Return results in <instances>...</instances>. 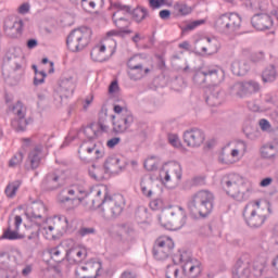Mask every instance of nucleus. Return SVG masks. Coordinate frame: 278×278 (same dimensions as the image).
Instances as JSON below:
<instances>
[{
    "label": "nucleus",
    "mask_w": 278,
    "mask_h": 278,
    "mask_svg": "<svg viewBox=\"0 0 278 278\" xmlns=\"http://www.w3.org/2000/svg\"><path fill=\"white\" fill-rule=\"evenodd\" d=\"M90 55L93 62H103V55L99 53V48H92Z\"/></svg>",
    "instance_id": "obj_59"
},
{
    "label": "nucleus",
    "mask_w": 278,
    "mask_h": 278,
    "mask_svg": "<svg viewBox=\"0 0 278 278\" xmlns=\"http://www.w3.org/2000/svg\"><path fill=\"white\" fill-rule=\"evenodd\" d=\"M232 94H236V97H247V92L244 90V83H236L231 87Z\"/></svg>",
    "instance_id": "obj_47"
},
{
    "label": "nucleus",
    "mask_w": 278,
    "mask_h": 278,
    "mask_svg": "<svg viewBox=\"0 0 278 278\" xmlns=\"http://www.w3.org/2000/svg\"><path fill=\"white\" fill-rule=\"evenodd\" d=\"M130 14L136 23H142L149 16V11L144 7H137Z\"/></svg>",
    "instance_id": "obj_38"
},
{
    "label": "nucleus",
    "mask_w": 278,
    "mask_h": 278,
    "mask_svg": "<svg viewBox=\"0 0 278 278\" xmlns=\"http://www.w3.org/2000/svg\"><path fill=\"white\" fill-rule=\"evenodd\" d=\"M222 81H225V71L216 65L202 67L193 75L195 86H202L203 88H207L212 84H222Z\"/></svg>",
    "instance_id": "obj_5"
},
{
    "label": "nucleus",
    "mask_w": 278,
    "mask_h": 278,
    "mask_svg": "<svg viewBox=\"0 0 278 278\" xmlns=\"http://www.w3.org/2000/svg\"><path fill=\"white\" fill-rule=\"evenodd\" d=\"M89 176L94 179L96 181H103V179H105V175H108V172H105V165L99 166L96 164H92L89 167Z\"/></svg>",
    "instance_id": "obj_32"
},
{
    "label": "nucleus",
    "mask_w": 278,
    "mask_h": 278,
    "mask_svg": "<svg viewBox=\"0 0 278 278\" xmlns=\"http://www.w3.org/2000/svg\"><path fill=\"white\" fill-rule=\"evenodd\" d=\"M83 131L89 141H92V140L99 138V130H94L92 124L83 128Z\"/></svg>",
    "instance_id": "obj_45"
},
{
    "label": "nucleus",
    "mask_w": 278,
    "mask_h": 278,
    "mask_svg": "<svg viewBox=\"0 0 278 278\" xmlns=\"http://www.w3.org/2000/svg\"><path fill=\"white\" fill-rule=\"evenodd\" d=\"M61 220V231L62 233H77L79 231V220L78 219H72L68 222V218L66 216H60Z\"/></svg>",
    "instance_id": "obj_26"
},
{
    "label": "nucleus",
    "mask_w": 278,
    "mask_h": 278,
    "mask_svg": "<svg viewBox=\"0 0 278 278\" xmlns=\"http://www.w3.org/2000/svg\"><path fill=\"white\" fill-rule=\"evenodd\" d=\"M249 71H251V65L247 61H233L231 64V72L237 77H244Z\"/></svg>",
    "instance_id": "obj_28"
},
{
    "label": "nucleus",
    "mask_w": 278,
    "mask_h": 278,
    "mask_svg": "<svg viewBox=\"0 0 278 278\" xmlns=\"http://www.w3.org/2000/svg\"><path fill=\"white\" fill-rule=\"evenodd\" d=\"M166 3V0H149V5L152 10H160V7Z\"/></svg>",
    "instance_id": "obj_60"
},
{
    "label": "nucleus",
    "mask_w": 278,
    "mask_h": 278,
    "mask_svg": "<svg viewBox=\"0 0 278 278\" xmlns=\"http://www.w3.org/2000/svg\"><path fill=\"white\" fill-rule=\"evenodd\" d=\"M21 184H22L21 180H14L13 182H10L7 186L4 192L9 199H14V197H16V192L18 188H21Z\"/></svg>",
    "instance_id": "obj_39"
},
{
    "label": "nucleus",
    "mask_w": 278,
    "mask_h": 278,
    "mask_svg": "<svg viewBox=\"0 0 278 278\" xmlns=\"http://www.w3.org/2000/svg\"><path fill=\"white\" fill-rule=\"evenodd\" d=\"M205 25V20H197L186 25V27L182 28V31H192L193 29H197V27Z\"/></svg>",
    "instance_id": "obj_51"
},
{
    "label": "nucleus",
    "mask_w": 278,
    "mask_h": 278,
    "mask_svg": "<svg viewBox=\"0 0 278 278\" xmlns=\"http://www.w3.org/2000/svg\"><path fill=\"white\" fill-rule=\"evenodd\" d=\"M9 110L17 116L16 118L11 121V127L15 131H25L27 129V125H29V122L27 118H25V111H23V103L17 102L13 106H9Z\"/></svg>",
    "instance_id": "obj_12"
},
{
    "label": "nucleus",
    "mask_w": 278,
    "mask_h": 278,
    "mask_svg": "<svg viewBox=\"0 0 278 278\" xmlns=\"http://www.w3.org/2000/svg\"><path fill=\"white\" fill-rule=\"evenodd\" d=\"M23 162V152H17L10 161L9 166L10 168H14L18 166Z\"/></svg>",
    "instance_id": "obj_52"
},
{
    "label": "nucleus",
    "mask_w": 278,
    "mask_h": 278,
    "mask_svg": "<svg viewBox=\"0 0 278 278\" xmlns=\"http://www.w3.org/2000/svg\"><path fill=\"white\" fill-rule=\"evenodd\" d=\"M10 34H23V20H15Z\"/></svg>",
    "instance_id": "obj_55"
},
{
    "label": "nucleus",
    "mask_w": 278,
    "mask_h": 278,
    "mask_svg": "<svg viewBox=\"0 0 278 278\" xmlns=\"http://www.w3.org/2000/svg\"><path fill=\"white\" fill-rule=\"evenodd\" d=\"M117 13H114L112 16V21L117 27V29H121L122 31H131V29H128L129 25H131V22L125 17H116Z\"/></svg>",
    "instance_id": "obj_37"
},
{
    "label": "nucleus",
    "mask_w": 278,
    "mask_h": 278,
    "mask_svg": "<svg viewBox=\"0 0 278 278\" xmlns=\"http://www.w3.org/2000/svg\"><path fill=\"white\" fill-rule=\"evenodd\" d=\"M225 101V91L218 86V84H211L206 88V99L205 102L211 108H216L223 104Z\"/></svg>",
    "instance_id": "obj_15"
},
{
    "label": "nucleus",
    "mask_w": 278,
    "mask_h": 278,
    "mask_svg": "<svg viewBox=\"0 0 278 278\" xmlns=\"http://www.w3.org/2000/svg\"><path fill=\"white\" fill-rule=\"evenodd\" d=\"M175 249V242L170 237H159L153 245L152 253L155 260H168Z\"/></svg>",
    "instance_id": "obj_11"
},
{
    "label": "nucleus",
    "mask_w": 278,
    "mask_h": 278,
    "mask_svg": "<svg viewBox=\"0 0 278 278\" xmlns=\"http://www.w3.org/2000/svg\"><path fill=\"white\" fill-rule=\"evenodd\" d=\"M76 192L77 191H75V189H63L59 194L60 203H68V201H79V203H81L84 201L91 202L92 198L90 197V193H86L85 198L79 197V195H77L76 198H71V197H75ZM68 194H70V197H68Z\"/></svg>",
    "instance_id": "obj_23"
},
{
    "label": "nucleus",
    "mask_w": 278,
    "mask_h": 278,
    "mask_svg": "<svg viewBox=\"0 0 278 278\" xmlns=\"http://www.w3.org/2000/svg\"><path fill=\"white\" fill-rule=\"evenodd\" d=\"M251 25L257 31H265V29H271L274 22L273 17L266 13H256L251 18Z\"/></svg>",
    "instance_id": "obj_18"
},
{
    "label": "nucleus",
    "mask_w": 278,
    "mask_h": 278,
    "mask_svg": "<svg viewBox=\"0 0 278 278\" xmlns=\"http://www.w3.org/2000/svg\"><path fill=\"white\" fill-rule=\"evenodd\" d=\"M140 186H141V192L143 197L151 199V197H153V186H154L153 176H143L141 178Z\"/></svg>",
    "instance_id": "obj_30"
},
{
    "label": "nucleus",
    "mask_w": 278,
    "mask_h": 278,
    "mask_svg": "<svg viewBox=\"0 0 278 278\" xmlns=\"http://www.w3.org/2000/svg\"><path fill=\"white\" fill-rule=\"evenodd\" d=\"M174 10H176V12H179L181 16H188V14H192V8L188 7V4H184L179 2H176L174 4Z\"/></svg>",
    "instance_id": "obj_43"
},
{
    "label": "nucleus",
    "mask_w": 278,
    "mask_h": 278,
    "mask_svg": "<svg viewBox=\"0 0 278 278\" xmlns=\"http://www.w3.org/2000/svg\"><path fill=\"white\" fill-rule=\"evenodd\" d=\"M128 77L134 81H138L144 77V64L143 65H128Z\"/></svg>",
    "instance_id": "obj_33"
},
{
    "label": "nucleus",
    "mask_w": 278,
    "mask_h": 278,
    "mask_svg": "<svg viewBox=\"0 0 278 278\" xmlns=\"http://www.w3.org/2000/svg\"><path fill=\"white\" fill-rule=\"evenodd\" d=\"M129 129L125 124L122 123V121L113 122V134H125Z\"/></svg>",
    "instance_id": "obj_49"
},
{
    "label": "nucleus",
    "mask_w": 278,
    "mask_h": 278,
    "mask_svg": "<svg viewBox=\"0 0 278 278\" xmlns=\"http://www.w3.org/2000/svg\"><path fill=\"white\" fill-rule=\"evenodd\" d=\"M243 90H245V94H253L260 90V84L255 81L243 83Z\"/></svg>",
    "instance_id": "obj_46"
},
{
    "label": "nucleus",
    "mask_w": 278,
    "mask_h": 278,
    "mask_svg": "<svg viewBox=\"0 0 278 278\" xmlns=\"http://www.w3.org/2000/svg\"><path fill=\"white\" fill-rule=\"evenodd\" d=\"M45 214H47V206L42 201H37L33 203L31 211L27 212L26 216L30 219V223L40 227L45 223Z\"/></svg>",
    "instance_id": "obj_16"
},
{
    "label": "nucleus",
    "mask_w": 278,
    "mask_h": 278,
    "mask_svg": "<svg viewBox=\"0 0 278 278\" xmlns=\"http://www.w3.org/2000/svg\"><path fill=\"white\" fill-rule=\"evenodd\" d=\"M75 92V81H73V76L62 77L59 81V87L53 92V99L56 108H61L64 103V99L73 97Z\"/></svg>",
    "instance_id": "obj_10"
},
{
    "label": "nucleus",
    "mask_w": 278,
    "mask_h": 278,
    "mask_svg": "<svg viewBox=\"0 0 278 278\" xmlns=\"http://www.w3.org/2000/svg\"><path fill=\"white\" fill-rule=\"evenodd\" d=\"M79 4L85 12L92 13L93 10H103L105 0H79Z\"/></svg>",
    "instance_id": "obj_27"
},
{
    "label": "nucleus",
    "mask_w": 278,
    "mask_h": 278,
    "mask_svg": "<svg viewBox=\"0 0 278 278\" xmlns=\"http://www.w3.org/2000/svg\"><path fill=\"white\" fill-rule=\"evenodd\" d=\"M220 184L226 194L240 203H242V201H249L253 192L251 185H249L248 181L238 174H229L224 176Z\"/></svg>",
    "instance_id": "obj_1"
},
{
    "label": "nucleus",
    "mask_w": 278,
    "mask_h": 278,
    "mask_svg": "<svg viewBox=\"0 0 278 278\" xmlns=\"http://www.w3.org/2000/svg\"><path fill=\"white\" fill-rule=\"evenodd\" d=\"M195 49H199L202 55H214L218 53L220 42H218V39L214 37H204L195 41Z\"/></svg>",
    "instance_id": "obj_14"
},
{
    "label": "nucleus",
    "mask_w": 278,
    "mask_h": 278,
    "mask_svg": "<svg viewBox=\"0 0 278 278\" xmlns=\"http://www.w3.org/2000/svg\"><path fill=\"white\" fill-rule=\"evenodd\" d=\"M101 191L97 192L96 199H91L90 207H99L103 212H106L111 218H118L125 210V198L123 194L109 195L104 194L103 199L100 200Z\"/></svg>",
    "instance_id": "obj_3"
},
{
    "label": "nucleus",
    "mask_w": 278,
    "mask_h": 278,
    "mask_svg": "<svg viewBox=\"0 0 278 278\" xmlns=\"http://www.w3.org/2000/svg\"><path fill=\"white\" fill-rule=\"evenodd\" d=\"M94 233H97V229H94V227L80 226L76 232V236L79 238H86V236H94Z\"/></svg>",
    "instance_id": "obj_44"
},
{
    "label": "nucleus",
    "mask_w": 278,
    "mask_h": 278,
    "mask_svg": "<svg viewBox=\"0 0 278 278\" xmlns=\"http://www.w3.org/2000/svg\"><path fill=\"white\" fill-rule=\"evenodd\" d=\"M214 193L210 190H200L192 194L187 202V210L193 218H207L214 210Z\"/></svg>",
    "instance_id": "obj_2"
},
{
    "label": "nucleus",
    "mask_w": 278,
    "mask_h": 278,
    "mask_svg": "<svg viewBox=\"0 0 278 278\" xmlns=\"http://www.w3.org/2000/svg\"><path fill=\"white\" fill-rule=\"evenodd\" d=\"M170 177H176V179H181V165L177 162H174L169 165L168 169L165 172L164 184L170 181Z\"/></svg>",
    "instance_id": "obj_31"
},
{
    "label": "nucleus",
    "mask_w": 278,
    "mask_h": 278,
    "mask_svg": "<svg viewBox=\"0 0 278 278\" xmlns=\"http://www.w3.org/2000/svg\"><path fill=\"white\" fill-rule=\"evenodd\" d=\"M16 20H14L13 17H7L4 20V26L3 29L5 33L10 34V31H12V27L14 25Z\"/></svg>",
    "instance_id": "obj_58"
},
{
    "label": "nucleus",
    "mask_w": 278,
    "mask_h": 278,
    "mask_svg": "<svg viewBox=\"0 0 278 278\" xmlns=\"http://www.w3.org/2000/svg\"><path fill=\"white\" fill-rule=\"evenodd\" d=\"M104 168L108 175H118L125 168V164L118 156H109L104 162Z\"/></svg>",
    "instance_id": "obj_22"
},
{
    "label": "nucleus",
    "mask_w": 278,
    "mask_h": 278,
    "mask_svg": "<svg viewBox=\"0 0 278 278\" xmlns=\"http://www.w3.org/2000/svg\"><path fill=\"white\" fill-rule=\"evenodd\" d=\"M48 231H58L59 233H62V220L59 217H55L53 226H48L47 228Z\"/></svg>",
    "instance_id": "obj_54"
},
{
    "label": "nucleus",
    "mask_w": 278,
    "mask_h": 278,
    "mask_svg": "<svg viewBox=\"0 0 278 278\" xmlns=\"http://www.w3.org/2000/svg\"><path fill=\"white\" fill-rule=\"evenodd\" d=\"M138 274H136V271H131V270H125L122 275L121 278H137Z\"/></svg>",
    "instance_id": "obj_64"
},
{
    "label": "nucleus",
    "mask_w": 278,
    "mask_h": 278,
    "mask_svg": "<svg viewBox=\"0 0 278 278\" xmlns=\"http://www.w3.org/2000/svg\"><path fill=\"white\" fill-rule=\"evenodd\" d=\"M260 203V200L249 202L243 210L244 220L252 229H257L266 223V214L262 213Z\"/></svg>",
    "instance_id": "obj_8"
},
{
    "label": "nucleus",
    "mask_w": 278,
    "mask_h": 278,
    "mask_svg": "<svg viewBox=\"0 0 278 278\" xmlns=\"http://www.w3.org/2000/svg\"><path fill=\"white\" fill-rule=\"evenodd\" d=\"M240 153H242V155H244V153H247V142H244V141L238 142V149H233L231 151V156L238 157V155H240Z\"/></svg>",
    "instance_id": "obj_50"
},
{
    "label": "nucleus",
    "mask_w": 278,
    "mask_h": 278,
    "mask_svg": "<svg viewBox=\"0 0 278 278\" xmlns=\"http://www.w3.org/2000/svg\"><path fill=\"white\" fill-rule=\"evenodd\" d=\"M119 143H121V137H113L110 140H108L106 147H109V149H114V147H116Z\"/></svg>",
    "instance_id": "obj_61"
},
{
    "label": "nucleus",
    "mask_w": 278,
    "mask_h": 278,
    "mask_svg": "<svg viewBox=\"0 0 278 278\" xmlns=\"http://www.w3.org/2000/svg\"><path fill=\"white\" fill-rule=\"evenodd\" d=\"M28 162L30 163V168L33 170H36V168L40 166V151H38L37 149L33 150L28 154Z\"/></svg>",
    "instance_id": "obj_40"
},
{
    "label": "nucleus",
    "mask_w": 278,
    "mask_h": 278,
    "mask_svg": "<svg viewBox=\"0 0 278 278\" xmlns=\"http://www.w3.org/2000/svg\"><path fill=\"white\" fill-rule=\"evenodd\" d=\"M277 79V70H275V65L267 66L262 74V80L264 84H270Z\"/></svg>",
    "instance_id": "obj_35"
},
{
    "label": "nucleus",
    "mask_w": 278,
    "mask_h": 278,
    "mask_svg": "<svg viewBox=\"0 0 278 278\" xmlns=\"http://www.w3.org/2000/svg\"><path fill=\"white\" fill-rule=\"evenodd\" d=\"M166 278H188L186 271H184V266L181 265V269L177 268V266H167V270L165 274Z\"/></svg>",
    "instance_id": "obj_34"
},
{
    "label": "nucleus",
    "mask_w": 278,
    "mask_h": 278,
    "mask_svg": "<svg viewBox=\"0 0 278 278\" xmlns=\"http://www.w3.org/2000/svg\"><path fill=\"white\" fill-rule=\"evenodd\" d=\"M184 140L187 147H201V144L205 142V132L199 128L187 130L184 134Z\"/></svg>",
    "instance_id": "obj_19"
},
{
    "label": "nucleus",
    "mask_w": 278,
    "mask_h": 278,
    "mask_svg": "<svg viewBox=\"0 0 278 278\" xmlns=\"http://www.w3.org/2000/svg\"><path fill=\"white\" fill-rule=\"evenodd\" d=\"M101 265L99 263H86L85 266L77 267L75 270L76 278H96L99 277Z\"/></svg>",
    "instance_id": "obj_20"
},
{
    "label": "nucleus",
    "mask_w": 278,
    "mask_h": 278,
    "mask_svg": "<svg viewBox=\"0 0 278 278\" xmlns=\"http://www.w3.org/2000/svg\"><path fill=\"white\" fill-rule=\"evenodd\" d=\"M142 55L140 54H135L134 56H131L128 62H127V66H140L143 65L142 63Z\"/></svg>",
    "instance_id": "obj_53"
},
{
    "label": "nucleus",
    "mask_w": 278,
    "mask_h": 278,
    "mask_svg": "<svg viewBox=\"0 0 278 278\" xmlns=\"http://www.w3.org/2000/svg\"><path fill=\"white\" fill-rule=\"evenodd\" d=\"M125 34H134V30H110L106 33V36L110 38L111 36H118L119 38H125Z\"/></svg>",
    "instance_id": "obj_56"
},
{
    "label": "nucleus",
    "mask_w": 278,
    "mask_h": 278,
    "mask_svg": "<svg viewBox=\"0 0 278 278\" xmlns=\"http://www.w3.org/2000/svg\"><path fill=\"white\" fill-rule=\"evenodd\" d=\"M113 8H116L121 12H126L127 14H131V5L123 4L121 2H115L112 4Z\"/></svg>",
    "instance_id": "obj_57"
},
{
    "label": "nucleus",
    "mask_w": 278,
    "mask_h": 278,
    "mask_svg": "<svg viewBox=\"0 0 278 278\" xmlns=\"http://www.w3.org/2000/svg\"><path fill=\"white\" fill-rule=\"evenodd\" d=\"M25 236L18 233V230H12V226L9 224L8 228L3 231L1 240H23Z\"/></svg>",
    "instance_id": "obj_36"
},
{
    "label": "nucleus",
    "mask_w": 278,
    "mask_h": 278,
    "mask_svg": "<svg viewBox=\"0 0 278 278\" xmlns=\"http://www.w3.org/2000/svg\"><path fill=\"white\" fill-rule=\"evenodd\" d=\"M29 2H25L18 7L17 12L18 14H27V12H29Z\"/></svg>",
    "instance_id": "obj_62"
},
{
    "label": "nucleus",
    "mask_w": 278,
    "mask_h": 278,
    "mask_svg": "<svg viewBox=\"0 0 278 278\" xmlns=\"http://www.w3.org/2000/svg\"><path fill=\"white\" fill-rule=\"evenodd\" d=\"M91 38L92 29L90 27L76 28L66 38L67 49L73 53H79L90 45Z\"/></svg>",
    "instance_id": "obj_7"
},
{
    "label": "nucleus",
    "mask_w": 278,
    "mask_h": 278,
    "mask_svg": "<svg viewBox=\"0 0 278 278\" xmlns=\"http://www.w3.org/2000/svg\"><path fill=\"white\" fill-rule=\"evenodd\" d=\"M42 186L45 190H58V188L62 186V177L60 176V174H58V172L49 173L47 174Z\"/></svg>",
    "instance_id": "obj_24"
},
{
    "label": "nucleus",
    "mask_w": 278,
    "mask_h": 278,
    "mask_svg": "<svg viewBox=\"0 0 278 278\" xmlns=\"http://www.w3.org/2000/svg\"><path fill=\"white\" fill-rule=\"evenodd\" d=\"M229 24L227 23V13L226 14H223L220 15L216 22H215V28L218 30V31H222L223 34H229L228 33V26Z\"/></svg>",
    "instance_id": "obj_41"
},
{
    "label": "nucleus",
    "mask_w": 278,
    "mask_h": 278,
    "mask_svg": "<svg viewBox=\"0 0 278 278\" xmlns=\"http://www.w3.org/2000/svg\"><path fill=\"white\" fill-rule=\"evenodd\" d=\"M78 154L80 160H84L85 162H94L97 160H101V157L105 155V152L97 148V144H92L91 147H89L88 142L85 141L79 147Z\"/></svg>",
    "instance_id": "obj_13"
},
{
    "label": "nucleus",
    "mask_w": 278,
    "mask_h": 278,
    "mask_svg": "<svg viewBox=\"0 0 278 278\" xmlns=\"http://www.w3.org/2000/svg\"><path fill=\"white\" fill-rule=\"evenodd\" d=\"M264 273V264L261 261H252L250 254L241 255L232 269V278H251L262 277Z\"/></svg>",
    "instance_id": "obj_4"
},
{
    "label": "nucleus",
    "mask_w": 278,
    "mask_h": 278,
    "mask_svg": "<svg viewBox=\"0 0 278 278\" xmlns=\"http://www.w3.org/2000/svg\"><path fill=\"white\" fill-rule=\"evenodd\" d=\"M159 223L170 231L181 229L186 225V212L184 207H165L159 216Z\"/></svg>",
    "instance_id": "obj_6"
},
{
    "label": "nucleus",
    "mask_w": 278,
    "mask_h": 278,
    "mask_svg": "<svg viewBox=\"0 0 278 278\" xmlns=\"http://www.w3.org/2000/svg\"><path fill=\"white\" fill-rule=\"evenodd\" d=\"M271 184H273V177H266V178H263L260 181V187L261 188H268V186H270Z\"/></svg>",
    "instance_id": "obj_63"
},
{
    "label": "nucleus",
    "mask_w": 278,
    "mask_h": 278,
    "mask_svg": "<svg viewBox=\"0 0 278 278\" xmlns=\"http://www.w3.org/2000/svg\"><path fill=\"white\" fill-rule=\"evenodd\" d=\"M173 260L182 264L184 273L187 274L188 278H197L203 273L201 261L189 256L188 252L175 255Z\"/></svg>",
    "instance_id": "obj_9"
},
{
    "label": "nucleus",
    "mask_w": 278,
    "mask_h": 278,
    "mask_svg": "<svg viewBox=\"0 0 278 278\" xmlns=\"http://www.w3.org/2000/svg\"><path fill=\"white\" fill-rule=\"evenodd\" d=\"M227 27L228 34H233V31H238L240 26L242 25V17L238 15V13H227Z\"/></svg>",
    "instance_id": "obj_29"
},
{
    "label": "nucleus",
    "mask_w": 278,
    "mask_h": 278,
    "mask_svg": "<svg viewBox=\"0 0 278 278\" xmlns=\"http://www.w3.org/2000/svg\"><path fill=\"white\" fill-rule=\"evenodd\" d=\"M105 123H108V111H101L99 113L98 127L103 134H108V129H110Z\"/></svg>",
    "instance_id": "obj_42"
},
{
    "label": "nucleus",
    "mask_w": 278,
    "mask_h": 278,
    "mask_svg": "<svg viewBox=\"0 0 278 278\" xmlns=\"http://www.w3.org/2000/svg\"><path fill=\"white\" fill-rule=\"evenodd\" d=\"M87 255L88 252L86 251V249L73 247L66 250L65 257L67 262H70V264H80V262H84V260H86Z\"/></svg>",
    "instance_id": "obj_21"
},
{
    "label": "nucleus",
    "mask_w": 278,
    "mask_h": 278,
    "mask_svg": "<svg viewBox=\"0 0 278 278\" xmlns=\"http://www.w3.org/2000/svg\"><path fill=\"white\" fill-rule=\"evenodd\" d=\"M23 59L21 56H16V54L9 53L3 59L2 64V75L5 77H10L11 73H16V71H21Z\"/></svg>",
    "instance_id": "obj_17"
},
{
    "label": "nucleus",
    "mask_w": 278,
    "mask_h": 278,
    "mask_svg": "<svg viewBox=\"0 0 278 278\" xmlns=\"http://www.w3.org/2000/svg\"><path fill=\"white\" fill-rule=\"evenodd\" d=\"M115 114H122L119 121L129 129L134 125V114L127 108L115 104L113 108Z\"/></svg>",
    "instance_id": "obj_25"
},
{
    "label": "nucleus",
    "mask_w": 278,
    "mask_h": 278,
    "mask_svg": "<svg viewBox=\"0 0 278 278\" xmlns=\"http://www.w3.org/2000/svg\"><path fill=\"white\" fill-rule=\"evenodd\" d=\"M18 271L11 268H0V278H16Z\"/></svg>",
    "instance_id": "obj_48"
}]
</instances>
